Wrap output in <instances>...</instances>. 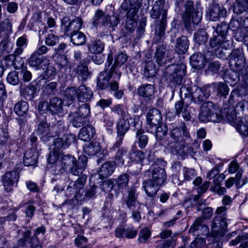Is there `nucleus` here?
Instances as JSON below:
<instances>
[{
	"label": "nucleus",
	"mask_w": 248,
	"mask_h": 248,
	"mask_svg": "<svg viewBox=\"0 0 248 248\" xmlns=\"http://www.w3.org/2000/svg\"><path fill=\"white\" fill-rule=\"evenodd\" d=\"M189 132L185 126L175 127L170 132V137L166 141L168 150L174 155L184 153V142L188 137Z\"/></svg>",
	"instance_id": "1"
},
{
	"label": "nucleus",
	"mask_w": 248,
	"mask_h": 248,
	"mask_svg": "<svg viewBox=\"0 0 248 248\" xmlns=\"http://www.w3.org/2000/svg\"><path fill=\"white\" fill-rule=\"evenodd\" d=\"M64 94V100L66 101L67 105H69L73 103L76 96L79 102L87 103L92 98L93 92L85 85H82L77 89L75 87L67 88Z\"/></svg>",
	"instance_id": "2"
},
{
	"label": "nucleus",
	"mask_w": 248,
	"mask_h": 248,
	"mask_svg": "<svg viewBox=\"0 0 248 248\" xmlns=\"http://www.w3.org/2000/svg\"><path fill=\"white\" fill-rule=\"evenodd\" d=\"M87 158L85 155H80L77 162L76 158L71 155H65L62 159L63 169L70 171L73 175L79 176L86 167Z\"/></svg>",
	"instance_id": "3"
},
{
	"label": "nucleus",
	"mask_w": 248,
	"mask_h": 248,
	"mask_svg": "<svg viewBox=\"0 0 248 248\" xmlns=\"http://www.w3.org/2000/svg\"><path fill=\"white\" fill-rule=\"evenodd\" d=\"M224 113L220 115L215 112L214 104L211 102L204 103L201 108L199 115V118L201 122L206 123L211 122L213 123H219L223 118L224 119Z\"/></svg>",
	"instance_id": "4"
},
{
	"label": "nucleus",
	"mask_w": 248,
	"mask_h": 248,
	"mask_svg": "<svg viewBox=\"0 0 248 248\" xmlns=\"http://www.w3.org/2000/svg\"><path fill=\"white\" fill-rule=\"evenodd\" d=\"M226 120L232 125L235 127L236 130L241 134L245 136L248 135V125L247 122L242 117H237V114L232 108L224 109Z\"/></svg>",
	"instance_id": "5"
},
{
	"label": "nucleus",
	"mask_w": 248,
	"mask_h": 248,
	"mask_svg": "<svg viewBox=\"0 0 248 248\" xmlns=\"http://www.w3.org/2000/svg\"><path fill=\"white\" fill-rule=\"evenodd\" d=\"M226 210L225 206H222L218 207L216 211L218 216L214 218L212 225V234L215 237H221L223 231L227 227L226 218L221 216L224 215Z\"/></svg>",
	"instance_id": "6"
},
{
	"label": "nucleus",
	"mask_w": 248,
	"mask_h": 248,
	"mask_svg": "<svg viewBox=\"0 0 248 248\" xmlns=\"http://www.w3.org/2000/svg\"><path fill=\"white\" fill-rule=\"evenodd\" d=\"M185 11L183 16L185 23H189L191 21L194 24H198L201 20L202 13L198 9H195L193 2L187 1L185 3Z\"/></svg>",
	"instance_id": "7"
},
{
	"label": "nucleus",
	"mask_w": 248,
	"mask_h": 248,
	"mask_svg": "<svg viewBox=\"0 0 248 248\" xmlns=\"http://www.w3.org/2000/svg\"><path fill=\"white\" fill-rule=\"evenodd\" d=\"M119 22V17L116 16H109L104 13L101 10H97L94 14L93 23L97 25L101 24L105 26L113 27L116 26Z\"/></svg>",
	"instance_id": "8"
},
{
	"label": "nucleus",
	"mask_w": 248,
	"mask_h": 248,
	"mask_svg": "<svg viewBox=\"0 0 248 248\" xmlns=\"http://www.w3.org/2000/svg\"><path fill=\"white\" fill-rule=\"evenodd\" d=\"M230 65L233 70L242 75L247 74L245 69V59L243 54L239 51H234L230 60Z\"/></svg>",
	"instance_id": "9"
},
{
	"label": "nucleus",
	"mask_w": 248,
	"mask_h": 248,
	"mask_svg": "<svg viewBox=\"0 0 248 248\" xmlns=\"http://www.w3.org/2000/svg\"><path fill=\"white\" fill-rule=\"evenodd\" d=\"M186 67L184 64H172L169 67L170 72L168 79L171 82L180 84L184 76L186 75Z\"/></svg>",
	"instance_id": "10"
},
{
	"label": "nucleus",
	"mask_w": 248,
	"mask_h": 248,
	"mask_svg": "<svg viewBox=\"0 0 248 248\" xmlns=\"http://www.w3.org/2000/svg\"><path fill=\"white\" fill-rule=\"evenodd\" d=\"M19 173L16 170L7 172L3 175L2 182L6 192L13 191L14 184L17 183Z\"/></svg>",
	"instance_id": "11"
},
{
	"label": "nucleus",
	"mask_w": 248,
	"mask_h": 248,
	"mask_svg": "<svg viewBox=\"0 0 248 248\" xmlns=\"http://www.w3.org/2000/svg\"><path fill=\"white\" fill-rule=\"evenodd\" d=\"M61 23L62 28L65 32L68 31L75 32L76 31H78L80 29L83 21L81 18L77 17L72 21L69 22L68 18L64 17L62 20Z\"/></svg>",
	"instance_id": "12"
},
{
	"label": "nucleus",
	"mask_w": 248,
	"mask_h": 248,
	"mask_svg": "<svg viewBox=\"0 0 248 248\" xmlns=\"http://www.w3.org/2000/svg\"><path fill=\"white\" fill-rule=\"evenodd\" d=\"M210 95L207 89H202L197 86H193L191 88L192 100L196 103L203 101Z\"/></svg>",
	"instance_id": "13"
},
{
	"label": "nucleus",
	"mask_w": 248,
	"mask_h": 248,
	"mask_svg": "<svg viewBox=\"0 0 248 248\" xmlns=\"http://www.w3.org/2000/svg\"><path fill=\"white\" fill-rule=\"evenodd\" d=\"M162 121V116L160 112L157 109L150 110L147 115V124L151 127L156 126Z\"/></svg>",
	"instance_id": "14"
},
{
	"label": "nucleus",
	"mask_w": 248,
	"mask_h": 248,
	"mask_svg": "<svg viewBox=\"0 0 248 248\" xmlns=\"http://www.w3.org/2000/svg\"><path fill=\"white\" fill-rule=\"evenodd\" d=\"M115 72L111 69L108 72L104 71L101 72L98 78L97 84L98 87L102 89H105L108 87L109 80L111 77L114 78Z\"/></svg>",
	"instance_id": "15"
},
{
	"label": "nucleus",
	"mask_w": 248,
	"mask_h": 248,
	"mask_svg": "<svg viewBox=\"0 0 248 248\" xmlns=\"http://www.w3.org/2000/svg\"><path fill=\"white\" fill-rule=\"evenodd\" d=\"M226 14V10L217 3L213 4L209 10L210 19L213 21L217 20L220 16H223Z\"/></svg>",
	"instance_id": "16"
},
{
	"label": "nucleus",
	"mask_w": 248,
	"mask_h": 248,
	"mask_svg": "<svg viewBox=\"0 0 248 248\" xmlns=\"http://www.w3.org/2000/svg\"><path fill=\"white\" fill-rule=\"evenodd\" d=\"M124 63V55L123 53L119 54L116 57L114 63L110 68L112 71H113L115 72V78L118 79L120 78L122 71L124 69V67L123 66Z\"/></svg>",
	"instance_id": "17"
},
{
	"label": "nucleus",
	"mask_w": 248,
	"mask_h": 248,
	"mask_svg": "<svg viewBox=\"0 0 248 248\" xmlns=\"http://www.w3.org/2000/svg\"><path fill=\"white\" fill-rule=\"evenodd\" d=\"M160 186L158 185L152 179L144 181L142 183V187L146 194L149 197L154 196L158 191Z\"/></svg>",
	"instance_id": "18"
},
{
	"label": "nucleus",
	"mask_w": 248,
	"mask_h": 248,
	"mask_svg": "<svg viewBox=\"0 0 248 248\" xmlns=\"http://www.w3.org/2000/svg\"><path fill=\"white\" fill-rule=\"evenodd\" d=\"M37 133L45 141L48 140L49 138L55 136L53 132L49 131V125L46 121H42L39 124Z\"/></svg>",
	"instance_id": "19"
},
{
	"label": "nucleus",
	"mask_w": 248,
	"mask_h": 248,
	"mask_svg": "<svg viewBox=\"0 0 248 248\" xmlns=\"http://www.w3.org/2000/svg\"><path fill=\"white\" fill-rule=\"evenodd\" d=\"M207 62L204 56L201 53H194L190 57V64L195 69L203 68Z\"/></svg>",
	"instance_id": "20"
},
{
	"label": "nucleus",
	"mask_w": 248,
	"mask_h": 248,
	"mask_svg": "<svg viewBox=\"0 0 248 248\" xmlns=\"http://www.w3.org/2000/svg\"><path fill=\"white\" fill-rule=\"evenodd\" d=\"M125 202L127 207L131 210L136 208L138 209H140L141 204L137 201V195L135 188H132L128 191L127 199Z\"/></svg>",
	"instance_id": "21"
},
{
	"label": "nucleus",
	"mask_w": 248,
	"mask_h": 248,
	"mask_svg": "<svg viewBox=\"0 0 248 248\" xmlns=\"http://www.w3.org/2000/svg\"><path fill=\"white\" fill-rule=\"evenodd\" d=\"M95 133V129L93 126L87 125L80 129L78 137L80 140L88 141L93 138Z\"/></svg>",
	"instance_id": "22"
},
{
	"label": "nucleus",
	"mask_w": 248,
	"mask_h": 248,
	"mask_svg": "<svg viewBox=\"0 0 248 248\" xmlns=\"http://www.w3.org/2000/svg\"><path fill=\"white\" fill-rule=\"evenodd\" d=\"M203 219L201 217H197L191 225L189 231L195 232L198 231L203 235L209 233V228L207 226L202 224Z\"/></svg>",
	"instance_id": "23"
},
{
	"label": "nucleus",
	"mask_w": 248,
	"mask_h": 248,
	"mask_svg": "<svg viewBox=\"0 0 248 248\" xmlns=\"http://www.w3.org/2000/svg\"><path fill=\"white\" fill-rule=\"evenodd\" d=\"M189 45V43L187 37L186 36H182L176 40L175 51L179 54H185L187 51Z\"/></svg>",
	"instance_id": "24"
},
{
	"label": "nucleus",
	"mask_w": 248,
	"mask_h": 248,
	"mask_svg": "<svg viewBox=\"0 0 248 248\" xmlns=\"http://www.w3.org/2000/svg\"><path fill=\"white\" fill-rule=\"evenodd\" d=\"M153 181L161 186L167 178L166 171L164 169L160 167L154 169L152 174Z\"/></svg>",
	"instance_id": "25"
},
{
	"label": "nucleus",
	"mask_w": 248,
	"mask_h": 248,
	"mask_svg": "<svg viewBox=\"0 0 248 248\" xmlns=\"http://www.w3.org/2000/svg\"><path fill=\"white\" fill-rule=\"evenodd\" d=\"M37 158L36 152L32 150H29L25 154L23 163L27 166H33L37 163Z\"/></svg>",
	"instance_id": "26"
},
{
	"label": "nucleus",
	"mask_w": 248,
	"mask_h": 248,
	"mask_svg": "<svg viewBox=\"0 0 248 248\" xmlns=\"http://www.w3.org/2000/svg\"><path fill=\"white\" fill-rule=\"evenodd\" d=\"M35 82H31L25 88L20 89V92L26 99L31 100L37 95V89L34 87Z\"/></svg>",
	"instance_id": "27"
},
{
	"label": "nucleus",
	"mask_w": 248,
	"mask_h": 248,
	"mask_svg": "<svg viewBox=\"0 0 248 248\" xmlns=\"http://www.w3.org/2000/svg\"><path fill=\"white\" fill-rule=\"evenodd\" d=\"M217 170L212 169L207 174V177L209 179L212 178V175L214 176L213 185L211 187H217L221 186V182L224 180L225 176L223 173L217 174Z\"/></svg>",
	"instance_id": "28"
},
{
	"label": "nucleus",
	"mask_w": 248,
	"mask_h": 248,
	"mask_svg": "<svg viewBox=\"0 0 248 248\" xmlns=\"http://www.w3.org/2000/svg\"><path fill=\"white\" fill-rule=\"evenodd\" d=\"M226 38H224L221 35H218L216 34H214L213 38L210 40V44L211 47L216 49L219 47L226 48V44L227 41L225 40Z\"/></svg>",
	"instance_id": "29"
},
{
	"label": "nucleus",
	"mask_w": 248,
	"mask_h": 248,
	"mask_svg": "<svg viewBox=\"0 0 248 248\" xmlns=\"http://www.w3.org/2000/svg\"><path fill=\"white\" fill-rule=\"evenodd\" d=\"M115 167L114 162H106L102 166L99 171V175L103 177H107L110 175L113 172Z\"/></svg>",
	"instance_id": "30"
},
{
	"label": "nucleus",
	"mask_w": 248,
	"mask_h": 248,
	"mask_svg": "<svg viewBox=\"0 0 248 248\" xmlns=\"http://www.w3.org/2000/svg\"><path fill=\"white\" fill-rule=\"evenodd\" d=\"M71 42L75 45H82L86 42V36L81 31L72 32L71 33Z\"/></svg>",
	"instance_id": "31"
},
{
	"label": "nucleus",
	"mask_w": 248,
	"mask_h": 248,
	"mask_svg": "<svg viewBox=\"0 0 248 248\" xmlns=\"http://www.w3.org/2000/svg\"><path fill=\"white\" fill-rule=\"evenodd\" d=\"M29 105L27 102L20 101L17 102L14 107V111L19 116H23L29 110Z\"/></svg>",
	"instance_id": "32"
},
{
	"label": "nucleus",
	"mask_w": 248,
	"mask_h": 248,
	"mask_svg": "<svg viewBox=\"0 0 248 248\" xmlns=\"http://www.w3.org/2000/svg\"><path fill=\"white\" fill-rule=\"evenodd\" d=\"M88 50L93 54L102 53L104 49V44L100 40L92 41L88 46Z\"/></svg>",
	"instance_id": "33"
},
{
	"label": "nucleus",
	"mask_w": 248,
	"mask_h": 248,
	"mask_svg": "<svg viewBox=\"0 0 248 248\" xmlns=\"http://www.w3.org/2000/svg\"><path fill=\"white\" fill-rule=\"evenodd\" d=\"M154 92V87L151 84H145L140 86L138 89L139 94L144 97L152 95Z\"/></svg>",
	"instance_id": "34"
},
{
	"label": "nucleus",
	"mask_w": 248,
	"mask_h": 248,
	"mask_svg": "<svg viewBox=\"0 0 248 248\" xmlns=\"http://www.w3.org/2000/svg\"><path fill=\"white\" fill-rule=\"evenodd\" d=\"M248 9V0H235L233 6V11L240 14Z\"/></svg>",
	"instance_id": "35"
},
{
	"label": "nucleus",
	"mask_w": 248,
	"mask_h": 248,
	"mask_svg": "<svg viewBox=\"0 0 248 248\" xmlns=\"http://www.w3.org/2000/svg\"><path fill=\"white\" fill-rule=\"evenodd\" d=\"M69 120L72 122L73 126L76 127H80L86 120L80 116L78 113L76 112L69 114Z\"/></svg>",
	"instance_id": "36"
},
{
	"label": "nucleus",
	"mask_w": 248,
	"mask_h": 248,
	"mask_svg": "<svg viewBox=\"0 0 248 248\" xmlns=\"http://www.w3.org/2000/svg\"><path fill=\"white\" fill-rule=\"evenodd\" d=\"M100 150L101 146L97 142L90 143L84 149L85 153L89 155H95L99 153Z\"/></svg>",
	"instance_id": "37"
},
{
	"label": "nucleus",
	"mask_w": 248,
	"mask_h": 248,
	"mask_svg": "<svg viewBox=\"0 0 248 248\" xmlns=\"http://www.w3.org/2000/svg\"><path fill=\"white\" fill-rule=\"evenodd\" d=\"M62 101L61 99L57 97H54L49 102V108L53 112H60L62 109Z\"/></svg>",
	"instance_id": "38"
},
{
	"label": "nucleus",
	"mask_w": 248,
	"mask_h": 248,
	"mask_svg": "<svg viewBox=\"0 0 248 248\" xmlns=\"http://www.w3.org/2000/svg\"><path fill=\"white\" fill-rule=\"evenodd\" d=\"M143 133L144 131L141 129H138L136 132L138 144L140 149L144 148L148 142V138L146 135L143 134Z\"/></svg>",
	"instance_id": "39"
},
{
	"label": "nucleus",
	"mask_w": 248,
	"mask_h": 248,
	"mask_svg": "<svg viewBox=\"0 0 248 248\" xmlns=\"http://www.w3.org/2000/svg\"><path fill=\"white\" fill-rule=\"evenodd\" d=\"M164 0H157L155 3L152 10L150 16L154 19L158 18L161 14V10L163 8L162 3Z\"/></svg>",
	"instance_id": "40"
},
{
	"label": "nucleus",
	"mask_w": 248,
	"mask_h": 248,
	"mask_svg": "<svg viewBox=\"0 0 248 248\" xmlns=\"http://www.w3.org/2000/svg\"><path fill=\"white\" fill-rule=\"evenodd\" d=\"M43 57L39 56L33 53L29 60V63L31 66L35 68L36 69H40L42 68L41 63L43 62Z\"/></svg>",
	"instance_id": "41"
},
{
	"label": "nucleus",
	"mask_w": 248,
	"mask_h": 248,
	"mask_svg": "<svg viewBox=\"0 0 248 248\" xmlns=\"http://www.w3.org/2000/svg\"><path fill=\"white\" fill-rule=\"evenodd\" d=\"M27 41L24 36L18 38L16 42V48L14 52L15 55L19 56L23 53L24 47L27 46Z\"/></svg>",
	"instance_id": "42"
},
{
	"label": "nucleus",
	"mask_w": 248,
	"mask_h": 248,
	"mask_svg": "<svg viewBox=\"0 0 248 248\" xmlns=\"http://www.w3.org/2000/svg\"><path fill=\"white\" fill-rule=\"evenodd\" d=\"M77 73L79 78L83 80H86L89 76V72L87 66L84 64L78 65Z\"/></svg>",
	"instance_id": "43"
},
{
	"label": "nucleus",
	"mask_w": 248,
	"mask_h": 248,
	"mask_svg": "<svg viewBox=\"0 0 248 248\" xmlns=\"http://www.w3.org/2000/svg\"><path fill=\"white\" fill-rule=\"evenodd\" d=\"M123 119L118 122L117 126V134H118V139L115 144V146L119 147L121 144L123 143L124 135V124L123 122Z\"/></svg>",
	"instance_id": "44"
},
{
	"label": "nucleus",
	"mask_w": 248,
	"mask_h": 248,
	"mask_svg": "<svg viewBox=\"0 0 248 248\" xmlns=\"http://www.w3.org/2000/svg\"><path fill=\"white\" fill-rule=\"evenodd\" d=\"M182 173L184 180L185 181H190L197 175V173L194 169L186 167H183Z\"/></svg>",
	"instance_id": "45"
},
{
	"label": "nucleus",
	"mask_w": 248,
	"mask_h": 248,
	"mask_svg": "<svg viewBox=\"0 0 248 248\" xmlns=\"http://www.w3.org/2000/svg\"><path fill=\"white\" fill-rule=\"evenodd\" d=\"M156 73V70L154 63L152 62H147L144 71V76L148 78H153Z\"/></svg>",
	"instance_id": "46"
},
{
	"label": "nucleus",
	"mask_w": 248,
	"mask_h": 248,
	"mask_svg": "<svg viewBox=\"0 0 248 248\" xmlns=\"http://www.w3.org/2000/svg\"><path fill=\"white\" fill-rule=\"evenodd\" d=\"M130 158L132 161L139 162L142 161L144 158L143 152L137 150L136 148L133 149L130 154Z\"/></svg>",
	"instance_id": "47"
},
{
	"label": "nucleus",
	"mask_w": 248,
	"mask_h": 248,
	"mask_svg": "<svg viewBox=\"0 0 248 248\" xmlns=\"http://www.w3.org/2000/svg\"><path fill=\"white\" fill-rule=\"evenodd\" d=\"M31 233V231L26 230L23 232L22 237L18 240L17 244L14 245L13 248H19L25 246L26 241L30 238Z\"/></svg>",
	"instance_id": "48"
},
{
	"label": "nucleus",
	"mask_w": 248,
	"mask_h": 248,
	"mask_svg": "<svg viewBox=\"0 0 248 248\" xmlns=\"http://www.w3.org/2000/svg\"><path fill=\"white\" fill-rule=\"evenodd\" d=\"M0 27L3 35H8L12 32V25L8 20H5L0 24Z\"/></svg>",
	"instance_id": "49"
},
{
	"label": "nucleus",
	"mask_w": 248,
	"mask_h": 248,
	"mask_svg": "<svg viewBox=\"0 0 248 248\" xmlns=\"http://www.w3.org/2000/svg\"><path fill=\"white\" fill-rule=\"evenodd\" d=\"M77 113H78L80 116L83 117L85 120L87 117L90 114V106L88 103H84L79 107Z\"/></svg>",
	"instance_id": "50"
},
{
	"label": "nucleus",
	"mask_w": 248,
	"mask_h": 248,
	"mask_svg": "<svg viewBox=\"0 0 248 248\" xmlns=\"http://www.w3.org/2000/svg\"><path fill=\"white\" fill-rule=\"evenodd\" d=\"M7 82L13 85L18 84L19 82L18 75L17 72L12 71L10 72L6 78Z\"/></svg>",
	"instance_id": "51"
},
{
	"label": "nucleus",
	"mask_w": 248,
	"mask_h": 248,
	"mask_svg": "<svg viewBox=\"0 0 248 248\" xmlns=\"http://www.w3.org/2000/svg\"><path fill=\"white\" fill-rule=\"evenodd\" d=\"M151 232L147 228L142 229L140 233L138 240L140 243H144L150 237Z\"/></svg>",
	"instance_id": "52"
},
{
	"label": "nucleus",
	"mask_w": 248,
	"mask_h": 248,
	"mask_svg": "<svg viewBox=\"0 0 248 248\" xmlns=\"http://www.w3.org/2000/svg\"><path fill=\"white\" fill-rule=\"evenodd\" d=\"M228 28L229 26L227 24L222 23L217 26L215 34L218 35H221L223 37L226 38Z\"/></svg>",
	"instance_id": "53"
},
{
	"label": "nucleus",
	"mask_w": 248,
	"mask_h": 248,
	"mask_svg": "<svg viewBox=\"0 0 248 248\" xmlns=\"http://www.w3.org/2000/svg\"><path fill=\"white\" fill-rule=\"evenodd\" d=\"M59 41V37L54 34H48L45 39L46 44L49 46L56 45Z\"/></svg>",
	"instance_id": "54"
},
{
	"label": "nucleus",
	"mask_w": 248,
	"mask_h": 248,
	"mask_svg": "<svg viewBox=\"0 0 248 248\" xmlns=\"http://www.w3.org/2000/svg\"><path fill=\"white\" fill-rule=\"evenodd\" d=\"M168 127L166 124H162L157 127L156 131V137L159 140H161L167 134Z\"/></svg>",
	"instance_id": "55"
},
{
	"label": "nucleus",
	"mask_w": 248,
	"mask_h": 248,
	"mask_svg": "<svg viewBox=\"0 0 248 248\" xmlns=\"http://www.w3.org/2000/svg\"><path fill=\"white\" fill-rule=\"evenodd\" d=\"M195 40L199 44H202L206 42L207 37L205 31H197L195 34Z\"/></svg>",
	"instance_id": "56"
},
{
	"label": "nucleus",
	"mask_w": 248,
	"mask_h": 248,
	"mask_svg": "<svg viewBox=\"0 0 248 248\" xmlns=\"http://www.w3.org/2000/svg\"><path fill=\"white\" fill-rule=\"evenodd\" d=\"M175 245L174 240H161L158 242L156 248H173Z\"/></svg>",
	"instance_id": "57"
},
{
	"label": "nucleus",
	"mask_w": 248,
	"mask_h": 248,
	"mask_svg": "<svg viewBox=\"0 0 248 248\" xmlns=\"http://www.w3.org/2000/svg\"><path fill=\"white\" fill-rule=\"evenodd\" d=\"M217 90L219 94L226 96L229 92V88L227 84L223 82H220L217 86Z\"/></svg>",
	"instance_id": "58"
},
{
	"label": "nucleus",
	"mask_w": 248,
	"mask_h": 248,
	"mask_svg": "<svg viewBox=\"0 0 248 248\" xmlns=\"http://www.w3.org/2000/svg\"><path fill=\"white\" fill-rule=\"evenodd\" d=\"M57 83L56 82H51L47 84L44 89V91L46 93L50 94L56 91Z\"/></svg>",
	"instance_id": "59"
},
{
	"label": "nucleus",
	"mask_w": 248,
	"mask_h": 248,
	"mask_svg": "<svg viewBox=\"0 0 248 248\" xmlns=\"http://www.w3.org/2000/svg\"><path fill=\"white\" fill-rule=\"evenodd\" d=\"M20 74L24 82H29L32 78L31 73L26 68L21 69Z\"/></svg>",
	"instance_id": "60"
},
{
	"label": "nucleus",
	"mask_w": 248,
	"mask_h": 248,
	"mask_svg": "<svg viewBox=\"0 0 248 248\" xmlns=\"http://www.w3.org/2000/svg\"><path fill=\"white\" fill-rule=\"evenodd\" d=\"M164 52L162 50L157 49L156 52V62L160 65L165 64L166 60L164 57Z\"/></svg>",
	"instance_id": "61"
},
{
	"label": "nucleus",
	"mask_w": 248,
	"mask_h": 248,
	"mask_svg": "<svg viewBox=\"0 0 248 248\" xmlns=\"http://www.w3.org/2000/svg\"><path fill=\"white\" fill-rule=\"evenodd\" d=\"M239 169L242 168L240 167L238 163L235 161H232L229 165L228 171L230 173L233 174L238 171Z\"/></svg>",
	"instance_id": "62"
},
{
	"label": "nucleus",
	"mask_w": 248,
	"mask_h": 248,
	"mask_svg": "<svg viewBox=\"0 0 248 248\" xmlns=\"http://www.w3.org/2000/svg\"><path fill=\"white\" fill-rule=\"evenodd\" d=\"M138 231L133 227L127 228L125 230V237L129 239H132L136 236Z\"/></svg>",
	"instance_id": "63"
},
{
	"label": "nucleus",
	"mask_w": 248,
	"mask_h": 248,
	"mask_svg": "<svg viewBox=\"0 0 248 248\" xmlns=\"http://www.w3.org/2000/svg\"><path fill=\"white\" fill-rule=\"evenodd\" d=\"M63 141L65 147L73 143L76 140V136L72 134H67L63 137Z\"/></svg>",
	"instance_id": "64"
}]
</instances>
